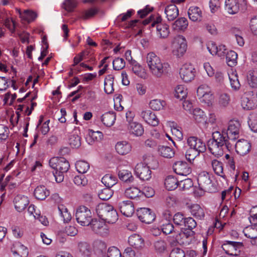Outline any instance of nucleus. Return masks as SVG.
<instances>
[{"instance_id": "0eeeda50", "label": "nucleus", "mask_w": 257, "mask_h": 257, "mask_svg": "<svg viewBox=\"0 0 257 257\" xmlns=\"http://www.w3.org/2000/svg\"><path fill=\"white\" fill-rule=\"evenodd\" d=\"M172 48L174 55L178 57L182 56L186 51L187 48L185 37L181 35L175 36L172 41Z\"/></svg>"}, {"instance_id": "4d7b16f0", "label": "nucleus", "mask_w": 257, "mask_h": 257, "mask_svg": "<svg viewBox=\"0 0 257 257\" xmlns=\"http://www.w3.org/2000/svg\"><path fill=\"white\" fill-rule=\"evenodd\" d=\"M132 71L137 75L143 77L144 74V71L143 67L136 61L132 62Z\"/></svg>"}, {"instance_id": "c9c22d12", "label": "nucleus", "mask_w": 257, "mask_h": 257, "mask_svg": "<svg viewBox=\"0 0 257 257\" xmlns=\"http://www.w3.org/2000/svg\"><path fill=\"white\" fill-rule=\"evenodd\" d=\"M247 80L250 87L257 88V69L251 70L248 72Z\"/></svg>"}, {"instance_id": "f3484780", "label": "nucleus", "mask_w": 257, "mask_h": 257, "mask_svg": "<svg viewBox=\"0 0 257 257\" xmlns=\"http://www.w3.org/2000/svg\"><path fill=\"white\" fill-rule=\"evenodd\" d=\"M236 152L240 155H245L250 150L251 144L245 140H240L235 145Z\"/></svg>"}, {"instance_id": "393cba45", "label": "nucleus", "mask_w": 257, "mask_h": 257, "mask_svg": "<svg viewBox=\"0 0 257 257\" xmlns=\"http://www.w3.org/2000/svg\"><path fill=\"white\" fill-rule=\"evenodd\" d=\"M132 147L130 144L125 141L118 142L115 145V150L118 154L124 155L131 151Z\"/></svg>"}, {"instance_id": "1a4fd4ad", "label": "nucleus", "mask_w": 257, "mask_h": 257, "mask_svg": "<svg viewBox=\"0 0 257 257\" xmlns=\"http://www.w3.org/2000/svg\"><path fill=\"white\" fill-rule=\"evenodd\" d=\"M241 106L244 109L251 110L257 107V93L248 92L241 97Z\"/></svg>"}, {"instance_id": "c756f323", "label": "nucleus", "mask_w": 257, "mask_h": 257, "mask_svg": "<svg viewBox=\"0 0 257 257\" xmlns=\"http://www.w3.org/2000/svg\"><path fill=\"white\" fill-rule=\"evenodd\" d=\"M116 115L114 112L109 111L103 114L101 116V121L106 126H111L114 123Z\"/></svg>"}, {"instance_id": "72a5a7b5", "label": "nucleus", "mask_w": 257, "mask_h": 257, "mask_svg": "<svg viewBox=\"0 0 257 257\" xmlns=\"http://www.w3.org/2000/svg\"><path fill=\"white\" fill-rule=\"evenodd\" d=\"M190 212L193 216L199 219H203L205 216L203 208L197 204H193L191 206Z\"/></svg>"}, {"instance_id": "37998d69", "label": "nucleus", "mask_w": 257, "mask_h": 257, "mask_svg": "<svg viewBox=\"0 0 257 257\" xmlns=\"http://www.w3.org/2000/svg\"><path fill=\"white\" fill-rule=\"evenodd\" d=\"M154 247L157 253H163L167 250L168 244L164 240L160 239L154 242Z\"/></svg>"}, {"instance_id": "f704fd0d", "label": "nucleus", "mask_w": 257, "mask_h": 257, "mask_svg": "<svg viewBox=\"0 0 257 257\" xmlns=\"http://www.w3.org/2000/svg\"><path fill=\"white\" fill-rule=\"evenodd\" d=\"M211 165L214 173L217 175L225 179V175L223 172L222 163L221 162L214 159L212 161Z\"/></svg>"}, {"instance_id": "58836bf2", "label": "nucleus", "mask_w": 257, "mask_h": 257, "mask_svg": "<svg viewBox=\"0 0 257 257\" xmlns=\"http://www.w3.org/2000/svg\"><path fill=\"white\" fill-rule=\"evenodd\" d=\"M79 250L82 255L88 257L91 253V249L89 243L86 242H80L78 243Z\"/></svg>"}, {"instance_id": "6ab92c4d", "label": "nucleus", "mask_w": 257, "mask_h": 257, "mask_svg": "<svg viewBox=\"0 0 257 257\" xmlns=\"http://www.w3.org/2000/svg\"><path fill=\"white\" fill-rule=\"evenodd\" d=\"M141 115L144 120L148 124L155 126L158 125L159 120L154 113L150 110L142 111Z\"/></svg>"}, {"instance_id": "bf43d9fd", "label": "nucleus", "mask_w": 257, "mask_h": 257, "mask_svg": "<svg viewBox=\"0 0 257 257\" xmlns=\"http://www.w3.org/2000/svg\"><path fill=\"white\" fill-rule=\"evenodd\" d=\"M186 218L182 213L180 212L176 213L173 217L174 223L176 225L180 226L181 228Z\"/></svg>"}, {"instance_id": "a211bd4d", "label": "nucleus", "mask_w": 257, "mask_h": 257, "mask_svg": "<svg viewBox=\"0 0 257 257\" xmlns=\"http://www.w3.org/2000/svg\"><path fill=\"white\" fill-rule=\"evenodd\" d=\"M15 207L18 212L23 211L29 203V200L27 197L22 195H17L14 200Z\"/></svg>"}, {"instance_id": "aec40b11", "label": "nucleus", "mask_w": 257, "mask_h": 257, "mask_svg": "<svg viewBox=\"0 0 257 257\" xmlns=\"http://www.w3.org/2000/svg\"><path fill=\"white\" fill-rule=\"evenodd\" d=\"M129 244L137 249H142L145 246L144 239L139 234H134L128 237Z\"/></svg>"}, {"instance_id": "a19ab883", "label": "nucleus", "mask_w": 257, "mask_h": 257, "mask_svg": "<svg viewBox=\"0 0 257 257\" xmlns=\"http://www.w3.org/2000/svg\"><path fill=\"white\" fill-rule=\"evenodd\" d=\"M118 176L121 180L125 182L131 183L134 179L132 173L126 170H119L118 172Z\"/></svg>"}, {"instance_id": "774afa93", "label": "nucleus", "mask_w": 257, "mask_h": 257, "mask_svg": "<svg viewBox=\"0 0 257 257\" xmlns=\"http://www.w3.org/2000/svg\"><path fill=\"white\" fill-rule=\"evenodd\" d=\"M249 27L252 33L257 36V16L250 20Z\"/></svg>"}, {"instance_id": "e433bc0d", "label": "nucleus", "mask_w": 257, "mask_h": 257, "mask_svg": "<svg viewBox=\"0 0 257 257\" xmlns=\"http://www.w3.org/2000/svg\"><path fill=\"white\" fill-rule=\"evenodd\" d=\"M165 185L167 190H173L179 187V182L176 178L170 176L165 179Z\"/></svg>"}, {"instance_id": "79ce46f5", "label": "nucleus", "mask_w": 257, "mask_h": 257, "mask_svg": "<svg viewBox=\"0 0 257 257\" xmlns=\"http://www.w3.org/2000/svg\"><path fill=\"white\" fill-rule=\"evenodd\" d=\"M194 119L198 123L205 121L206 116L203 110L199 108L194 109L191 113Z\"/></svg>"}, {"instance_id": "4c0bfd02", "label": "nucleus", "mask_w": 257, "mask_h": 257, "mask_svg": "<svg viewBox=\"0 0 257 257\" xmlns=\"http://www.w3.org/2000/svg\"><path fill=\"white\" fill-rule=\"evenodd\" d=\"M158 151L159 154L164 158H171L175 154L173 149L167 146H159Z\"/></svg>"}, {"instance_id": "bb28decb", "label": "nucleus", "mask_w": 257, "mask_h": 257, "mask_svg": "<svg viewBox=\"0 0 257 257\" xmlns=\"http://www.w3.org/2000/svg\"><path fill=\"white\" fill-rule=\"evenodd\" d=\"M161 230L162 232L165 234H173V237H175L176 239H178V236L181 235L179 231H177L176 229H175L173 224L171 223H167L164 224L162 226Z\"/></svg>"}, {"instance_id": "f03ea898", "label": "nucleus", "mask_w": 257, "mask_h": 257, "mask_svg": "<svg viewBox=\"0 0 257 257\" xmlns=\"http://www.w3.org/2000/svg\"><path fill=\"white\" fill-rule=\"evenodd\" d=\"M49 165L55 171L48 175L54 178L57 182H62L64 180V173H66L70 167L68 161L64 158L54 157L50 160Z\"/></svg>"}, {"instance_id": "c85d7f7f", "label": "nucleus", "mask_w": 257, "mask_h": 257, "mask_svg": "<svg viewBox=\"0 0 257 257\" xmlns=\"http://www.w3.org/2000/svg\"><path fill=\"white\" fill-rule=\"evenodd\" d=\"M157 34L161 39L167 38L169 34V26L166 24H158L156 26Z\"/></svg>"}, {"instance_id": "e2e57ef3", "label": "nucleus", "mask_w": 257, "mask_h": 257, "mask_svg": "<svg viewBox=\"0 0 257 257\" xmlns=\"http://www.w3.org/2000/svg\"><path fill=\"white\" fill-rule=\"evenodd\" d=\"M193 186V181L191 179H186L179 182V187L182 190H188Z\"/></svg>"}, {"instance_id": "680f3d73", "label": "nucleus", "mask_w": 257, "mask_h": 257, "mask_svg": "<svg viewBox=\"0 0 257 257\" xmlns=\"http://www.w3.org/2000/svg\"><path fill=\"white\" fill-rule=\"evenodd\" d=\"M74 183L78 186H84L87 184V179L83 174L76 176L74 178Z\"/></svg>"}, {"instance_id": "7c9ffc66", "label": "nucleus", "mask_w": 257, "mask_h": 257, "mask_svg": "<svg viewBox=\"0 0 257 257\" xmlns=\"http://www.w3.org/2000/svg\"><path fill=\"white\" fill-rule=\"evenodd\" d=\"M128 128L130 132L136 136H142L144 132L142 125L137 122L131 123L128 124Z\"/></svg>"}, {"instance_id": "338daca9", "label": "nucleus", "mask_w": 257, "mask_h": 257, "mask_svg": "<svg viewBox=\"0 0 257 257\" xmlns=\"http://www.w3.org/2000/svg\"><path fill=\"white\" fill-rule=\"evenodd\" d=\"M185 254L184 250L180 248H173L169 255V257H185Z\"/></svg>"}, {"instance_id": "49530a36", "label": "nucleus", "mask_w": 257, "mask_h": 257, "mask_svg": "<svg viewBox=\"0 0 257 257\" xmlns=\"http://www.w3.org/2000/svg\"><path fill=\"white\" fill-rule=\"evenodd\" d=\"M58 208L61 216L63 218L64 221L68 222L70 221L71 219V215L68 212L67 208L62 204L59 205Z\"/></svg>"}, {"instance_id": "9d476101", "label": "nucleus", "mask_w": 257, "mask_h": 257, "mask_svg": "<svg viewBox=\"0 0 257 257\" xmlns=\"http://www.w3.org/2000/svg\"><path fill=\"white\" fill-rule=\"evenodd\" d=\"M242 246V242L231 241H226L222 245V248L225 253L232 256L238 255L240 251V249Z\"/></svg>"}, {"instance_id": "de8ad7c7", "label": "nucleus", "mask_w": 257, "mask_h": 257, "mask_svg": "<svg viewBox=\"0 0 257 257\" xmlns=\"http://www.w3.org/2000/svg\"><path fill=\"white\" fill-rule=\"evenodd\" d=\"M37 17V15L35 12L27 10L24 11V15L22 20L29 23L34 21Z\"/></svg>"}, {"instance_id": "0e129e2a", "label": "nucleus", "mask_w": 257, "mask_h": 257, "mask_svg": "<svg viewBox=\"0 0 257 257\" xmlns=\"http://www.w3.org/2000/svg\"><path fill=\"white\" fill-rule=\"evenodd\" d=\"M106 257H121L119 250L116 247L112 246L108 248Z\"/></svg>"}, {"instance_id": "ea45409f", "label": "nucleus", "mask_w": 257, "mask_h": 257, "mask_svg": "<svg viewBox=\"0 0 257 257\" xmlns=\"http://www.w3.org/2000/svg\"><path fill=\"white\" fill-rule=\"evenodd\" d=\"M237 54L233 51H229L226 54V62L230 67H233L237 64Z\"/></svg>"}, {"instance_id": "13d9d810", "label": "nucleus", "mask_w": 257, "mask_h": 257, "mask_svg": "<svg viewBox=\"0 0 257 257\" xmlns=\"http://www.w3.org/2000/svg\"><path fill=\"white\" fill-rule=\"evenodd\" d=\"M6 28H7L12 33L15 32L16 27V23L12 20L8 18H2L1 20Z\"/></svg>"}, {"instance_id": "a878e982", "label": "nucleus", "mask_w": 257, "mask_h": 257, "mask_svg": "<svg viewBox=\"0 0 257 257\" xmlns=\"http://www.w3.org/2000/svg\"><path fill=\"white\" fill-rule=\"evenodd\" d=\"M188 15L189 19L193 22L201 21L202 18V12L198 7H190L188 10Z\"/></svg>"}, {"instance_id": "8fccbe9b", "label": "nucleus", "mask_w": 257, "mask_h": 257, "mask_svg": "<svg viewBox=\"0 0 257 257\" xmlns=\"http://www.w3.org/2000/svg\"><path fill=\"white\" fill-rule=\"evenodd\" d=\"M248 125L254 132H257V113H252L248 118Z\"/></svg>"}, {"instance_id": "f257e3e1", "label": "nucleus", "mask_w": 257, "mask_h": 257, "mask_svg": "<svg viewBox=\"0 0 257 257\" xmlns=\"http://www.w3.org/2000/svg\"><path fill=\"white\" fill-rule=\"evenodd\" d=\"M212 138L208 141V147L211 153L215 157L223 155L225 150L231 151L233 149L235 138L229 136L225 130L213 132Z\"/></svg>"}, {"instance_id": "3c124183", "label": "nucleus", "mask_w": 257, "mask_h": 257, "mask_svg": "<svg viewBox=\"0 0 257 257\" xmlns=\"http://www.w3.org/2000/svg\"><path fill=\"white\" fill-rule=\"evenodd\" d=\"M69 144L73 148H78L81 146V139L77 135H72L69 139Z\"/></svg>"}, {"instance_id": "a18cd8bd", "label": "nucleus", "mask_w": 257, "mask_h": 257, "mask_svg": "<svg viewBox=\"0 0 257 257\" xmlns=\"http://www.w3.org/2000/svg\"><path fill=\"white\" fill-rule=\"evenodd\" d=\"M165 104V101L156 99L151 100L149 104L153 110L158 111L162 109Z\"/></svg>"}, {"instance_id": "20e7f679", "label": "nucleus", "mask_w": 257, "mask_h": 257, "mask_svg": "<svg viewBox=\"0 0 257 257\" xmlns=\"http://www.w3.org/2000/svg\"><path fill=\"white\" fill-rule=\"evenodd\" d=\"M98 217L108 223H114L118 220V214L113 207L106 203H99L96 208Z\"/></svg>"}, {"instance_id": "b1692460", "label": "nucleus", "mask_w": 257, "mask_h": 257, "mask_svg": "<svg viewBox=\"0 0 257 257\" xmlns=\"http://www.w3.org/2000/svg\"><path fill=\"white\" fill-rule=\"evenodd\" d=\"M34 195L37 199L44 200L50 195V191L45 186L40 185L35 188Z\"/></svg>"}, {"instance_id": "864d4df0", "label": "nucleus", "mask_w": 257, "mask_h": 257, "mask_svg": "<svg viewBox=\"0 0 257 257\" xmlns=\"http://www.w3.org/2000/svg\"><path fill=\"white\" fill-rule=\"evenodd\" d=\"M197 226L195 220L191 217H186L181 228L194 229Z\"/></svg>"}, {"instance_id": "f8f14e48", "label": "nucleus", "mask_w": 257, "mask_h": 257, "mask_svg": "<svg viewBox=\"0 0 257 257\" xmlns=\"http://www.w3.org/2000/svg\"><path fill=\"white\" fill-rule=\"evenodd\" d=\"M92 231L102 236H106L109 231L108 226L103 222L93 219L89 225Z\"/></svg>"}, {"instance_id": "412c9836", "label": "nucleus", "mask_w": 257, "mask_h": 257, "mask_svg": "<svg viewBox=\"0 0 257 257\" xmlns=\"http://www.w3.org/2000/svg\"><path fill=\"white\" fill-rule=\"evenodd\" d=\"M165 13L168 20L173 21L178 17L179 10L175 4H172L166 7Z\"/></svg>"}, {"instance_id": "5701e85b", "label": "nucleus", "mask_w": 257, "mask_h": 257, "mask_svg": "<svg viewBox=\"0 0 257 257\" xmlns=\"http://www.w3.org/2000/svg\"><path fill=\"white\" fill-rule=\"evenodd\" d=\"M240 124L237 120H231L229 121L228 129L226 131L228 133L229 136L235 137V140L238 138Z\"/></svg>"}, {"instance_id": "603ef678", "label": "nucleus", "mask_w": 257, "mask_h": 257, "mask_svg": "<svg viewBox=\"0 0 257 257\" xmlns=\"http://www.w3.org/2000/svg\"><path fill=\"white\" fill-rule=\"evenodd\" d=\"M113 195V191L108 188L102 189L98 194L99 198L102 200H107Z\"/></svg>"}, {"instance_id": "5fc2aeb1", "label": "nucleus", "mask_w": 257, "mask_h": 257, "mask_svg": "<svg viewBox=\"0 0 257 257\" xmlns=\"http://www.w3.org/2000/svg\"><path fill=\"white\" fill-rule=\"evenodd\" d=\"M228 75L230 80L231 87L234 90L238 89L240 87V84L237 74L232 73L231 75L228 74Z\"/></svg>"}, {"instance_id": "7ed1b4c3", "label": "nucleus", "mask_w": 257, "mask_h": 257, "mask_svg": "<svg viewBox=\"0 0 257 257\" xmlns=\"http://www.w3.org/2000/svg\"><path fill=\"white\" fill-rule=\"evenodd\" d=\"M146 60L151 73L158 78L161 77L165 73L169 66L168 63H162L160 58L153 52L148 54Z\"/></svg>"}, {"instance_id": "052dcab7", "label": "nucleus", "mask_w": 257, "mask_h": 257, "mask_svg": "<svg viewBox=\"0 0 257 257\" xmlns=\"http://www.w3.org/2000/svg\"><path fill=\"white\" fill-rule=\"evenodd\" d=\"M112 64L114 70H120L125 67V63L123 59L117 58L113 61Z\"/></svg>"}, {"instance_id": "4be33fe9", "label": "nucleus", "mask_w": 257, "mask_h": 257, "mask_svg": "<svg viewBox=\"0 0 257 257\" xmlns=\"http://www.w3.org/2000/svg\"><path fill=\"white\" fill-rule=\"evenodd\" d=\"M188 22L186 18L181 17L172 24V29L177 32H183L188 27Z\"/></svg>"}, {"instance_id": "ddd939ff", "label": "nucleus", "mask_w": 257, "mask_h": 257, "mask_svg": "<svg viewBox=\"0 0 257 257\" xmlns=\"http://www.w3.org/2000/svg\"><path fill=\"white\" fill-rule=\"evenodd\" d=\"M137 215L141 221L146 224L151 223L156 218L154 212L148 208H142L138 210Z\"/></svg>"}, {"instance_id": "4468645a", "label": "nucleus", "mask_w": 257, "mask_h": 257, "mask_svg": "<svg viewBox=\"0 0 257 257\" xmlns=\"http://www.w3.org/2000/svg\"><path fill=\"white\" fill-rule=\"evenodd\" d=\"M187 144L189 148L198 151L204 152L206 151V146L204 143L196 137L191 136L187 139Z\"/></svg>"}, {"instance_id": "dca6fc26", "label": "nucleus", "mask_w": 257, "mask_h": 257, "mask_svg": "<svg viewBox=\"0 0 257 257\" xmlns=\"http://www.w3.org/2000/svg\"><path fill=\"white\" fill-rule=\"evenodd\" d=\"M121 213L126 217L131 216L134 213L135 208L131 201H123L118 204Z\"/></svg>"}, {"instance_id": "69168bd1", "label": "nucleus", "mask_w": 257, "mask_h": 257, "mask_svg": "<svg viewBox=\"0 0 257 257\" xmlns=\"http://www.w3.org/2000/svg\"><path fill=\"white\" fill-rule=\"evenodd\" d=\"M244 235L247 238L254 239L257 238V231H254L252 227H246L243 230Z\"/></svg>"}, {"instance_id": "6e6d98bb", "label": "nucleus", "mask_w": 257, "mask_h": 257, "mask_svg": "<svg viewBox=\"0 0 257 257\" xmlns=\"http://www.w3.org/2000/svg\"><path fill=\"white\" fill-rule=\"evenodd\" d=\"M187 90L182 85H178L175 89V97L182 100L187 96Z\"/></svg>"}, {"instance_id": "6e6552de", "label": "nucleus", "mask_w": 257, "mask_h": 257, "mask_svg": "<svg viewBox=\"0 0 257 257\" xmlns=\"http://www.w3.org/2000/svg\"><path fill=\"white\" fill-rule=\"evenodd\" d=\"M150 163L148 162L144 157V163L138 164L135 167V173L136 175L142 180L147 181L152 177V171Z\"/></svg>"}, {"instance_id": "2f4dec72", "label": "nucleus", "mask_w": 257, "mask_h": 257, "mask_svg": "<svg viewBox=\"0 0 257 257\" xmlns=\"http://www.w3.org/2000/svg\"><path fill=\"white\" fill-rule=\"evenodd\" d=\"M124 194L126 197L132 199L141 197V191L135 187H131L126 188Z\"/></svg>"}, {"instance_id": "cd10ccee", "label": "nucleus", "mask_w": 257, "mask_h": 257, "mask_svg": "<svg viewBox=\"0 0 257 257\" xmlns=\"http://www.w3.org/2000/svg\"><path fill=\"white\" fill-rule=\"evenodd\" d=\"M225 9L230 14H236L239 10L238 0H226Z\"/></svg>"}, {"instance_id": "c03bdc74", "label": "nucleus", "mask_w": 257, "mask_h": 257, "mask_svg": "<svg viewBox=\"0 0 257 257\" xmlns=\"http://www.w3.org/2000/svg\"><path fill=\"white\" fill-rule=\"evenodd\" d=\"M75 165L77 171L81 174L86 173L89 168V164L84 161H77Z\"/></svg>"}, {"instance_id": "473e14b6", "label": "nucleus", "mask_w": 257, "mask_h": 257, "mask_svg": "<svg viewBox=\"0 0 257 257\" xmlns=\"http://www.w3.org/2000/svg\"><path fill=\"white\" fill-rule=\"evenodd\" d=\"M117 179L111 174H106L102 179V183L106 187L110 188L117 184Z\"/></svg>"}, {"instance_id": "2eb2a0df", "label": "nucleus", "mask_w": 257, "mask_h": 257, "mask_svg": "<svg viewBox=\"0 0 257 257\" xmlns=\"http://www.w3.org/2000/svg\"><path fill=\"white\" fill-rule=\"evenodd\" d=\"M174 171L177 174L182 176H187L192 171L189 165L185 161H178L173 165Z\"/></svg>"}, {"instance_id": "39448f33", "label": "nucleus", "mask_w": 257, "mask_h": 257, "mask_svg": "<svg viewBox=\"0 0 257 257\" xmlns=\"http://www.w3.org/2000/svg\"><path fill=\"white\" fill-rule=\"evenodd\" d=\"M199 187L201 190L200 195H202L204 192L212 193L215 192L216 189L210 178L208 173H200L197 179Z\"/></svg>"}, {"instance_id": "9b49d317", "label": "nucleus", "mask_w": 257, "mask_h": 257, "mask_svg": "<svg viewBox=\"0 0 257 257\" xmlns=\"http://www.w3.org/2000/svg\"><path fill=\"white\" fill-rule=\"evenodd\" d=\"M195 69L191 64H184L180 70V75L181 79L186 82L193 80L195 77Z\"/></svg>"}, {"instance_id": "09e8293b", "label": "nucleus", "mask_w": 257, "mask_h": 257, "mask_svg": "<svg viewBox=\"0 0 257 257\" xmlns=\"http://www.w3.org/2000/svg\"><path fill=\"white\" fill-rule=\"evenodd\" d=\"M201 153L203 152L189 148L186 151L185 157L186 159L191 162V161H193L197 156H199Z\"/></svg>"}, {"instance_id": "423d86ee", "label": "nucleus", "mask_w": 257, "mask_h": 257, "mask_svg": "<svg viewBox=\"0 0 257 257\" xmlns=\"http://www.w3.org/2000/svg\"><path fill=\"white\" fill-rule=\"evenodd\" d=\"M75 216L77 222L82 226L90 225L93 220L90 210L85 206H80L77 208Z\"/></svg>"}]
</instances>
